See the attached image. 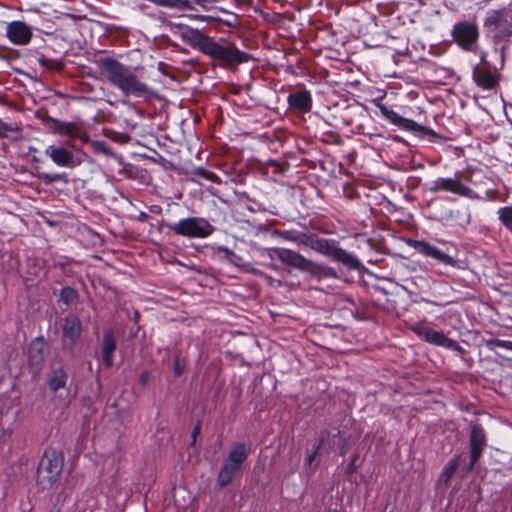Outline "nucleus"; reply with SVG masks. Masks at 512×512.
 <instances>
[{"instance_id": "obj_1", "label": "nucleus", "mask_w": 512, "mask_h": 512, "mask_svg": "<svg viewBox=\"0 0 512 512\" xmlns=\"http://www.w3.org/2000/svg\"><path fill=\"white\" fill-rule=\"evenodd\" d=\"M102 70L107 80L127 95L144 96L149 93L145 83L141 82L129 68L114 60H103Z\"/></svg>"}, {"instance_id": "obj_2", "label": "nucleus", "mask_w": 512, "mask_h": 512, "mask_svg": "<svg viewBox=\"0 0 512 512\" xmlns=\"http://www.w3.org/2000/svg\"><path fill=\"white\" fill-rule=\"evenodd\" d=\"M62 466L63 458L59 452L45 451L37 470V484L43 490L51 489L60 477Z\"/></svg>"}, {"instance_id": "obj_3", "label": "nucleus", "mask_w": 512, "mask_h": 512, "mask_svg": "<svg viewBox=\"0 0 512 512\" xmlns=\"http://www.w3.org/2000/svg\"><path fill=\"white\" fill-rule=\"evenodd\" d=\"M198 45L202 52L212 56L216 59L225 60L231 63H243L248 61L249 56L237 49L225 48L212 39L199 36Z\"/></svg>"}, {"instance_id": "obj_4", "label": "nucleus", "mask_w": 512, "mask_h": 512, "mask_svg": "<svg viewBox=\"0 0 512 512\" xmlns=\"http://www.w3.org/2000/svg\"><path fill=\"white\" fill-rule=\"evenodd\" d=\"M270 257L273 260L277 259L286 265L302 271L317 273L320 270V267L316 263L289 249L273 248L270 251Z\"/></svg>"}, {"instance_id": "obj_5", "label": "nucleus", "mask_w": 512, "mask_h": 512, "mask_svg": "<svg viewBox=\"0 0 512 512\" xmlns=\"http://www.w3.org/2000/svg\"><path fill=\"white\" fill-rule=\"evenodd\" d=\"M171 230L177 235L191 238H204L212 233L211 225L199 218L180 220L171 226Z\"/></svg>"}, {"instance_id": "obj_6", "label": "nucleus", "mask_w": 512, "mask_h": 512, "mask_svg": "<svg viewBox=\"0 0 512 512\" xmlns=\"http://www.w3.org/2000/svg\"><path fill=\"white\" fill-rule=\"evenodd\" d=\"M311 248L349 267H356L358 264V261L352 255L328 240H314L311 242Z\"/></svg>"}, {"instance_id": "obj_7", "label": "nucleus", "mask_w": 512, "mask_h": 512, "mask_svg": "<svg viewBox=\"0 0 512 512\" xmlns=\"http://www.w3.org/2000/svg\"><path fill=\"white\" fill-rule=\"evenodd\" d=\"M485 25L498 34H512V6L501 11H492L486 18Z\"/></svg>"}, {"instance_id": "obj_8", "label": "nucleus", "mask_w": 512, "mask_h": 512, "mask_svg": "<svg viewBox=\"0 0 512 512\" xmlns=\"http://www.w3.org/2000/svg\"><path fill=\"white\" fill-rule=\"evenodd\" d=\"M409 244L414 250L426 257H431L451 267H457V262L453 257L425 241L413 240Z\"/></svg>"}, {"instance_id": "obj_9", "label": "nucleus", "mask_w": 512, "mask_h": 512, "mask_svg": "<svg viewBox=\"0 0 512 512\" xmlns=\"http://www.w3.org/2000/svg\"><path fill=\"white\" fill-rule=\"evenodd\" d=\"M8 39L16 45H26L32 37V29L22 21H12L6 27Z\"/></svg>"}, {"instance_id": "obj_10", "label": "nucleus", "mask_w": 512, "mask_h": 512, "mask_svg": "<svg viewBox=\"0 0 512 512\" xmlns=\"http://www.w3.org/2000/svg\"><path fill=\"white\" fill-rule=\"evenodd\" d=\"M454 40L464 49H469L478 38V30L475 25L459 23L453 29Z\"/></svg>"}, {"instance_id": "obj_11", "label": "nucleus", "mask_w": 512, "mask_h": 512, "mask_svg": "<svg viewBox=\"0 0 512 512\" xmlns=\"http://www.w3.org/2000/svg\"><path fill=\"white\" fill-rule=\"evenodd\" d=\"M45 155L58 166L73 168L81 163V160L76 159L72 152L63 147L48 146L45 149Z\"/></svg>"}, {"instance_id": "obj_12", "label": "nucleus", "mask_w": 512, "mask_h": 512, "mask_svg": "<svg viewBox=\"0 0 512 512\" xmlns=\"http://www.w3.org/2000/svg\"><path fill=\"white\" fill-rule=\"evenodd\" d=\"M413 331L425 341L444 347H453L456 343L447 338L443 333L432 330L431 328L418 324L413 327Z\"/></svg>"}, {"instance_id": "obj_13", "label": "nucleus", "mask_w": 512, "mask_h": 512, "mask_svg": "<svg viewBox=\"0 0 512 512\" xmlns=\"http://www.w3.org/2000/svg\"><path fill=\"white\" fill-rule=\"evenodd\" d=\"M433 190H444L469 198L474 197L473 191L463 185L458 178H440L436 181Z\"/></svg>"}, {"instance_id": "obj_14", "label": "nucleus", "mask_w": 512, "mask_h": 512, "mask_svg": "<svg viewBox=\"0 0 512 512\" xmlns=\"http://www.w3.org/2000/svg\"><path fill=\"white\" fill-rule=\"evenodd\" d=\"M248 452L246 447L243 444H236L231 449L227 459L225 460L224 465L228 467L230 470L238 473L247 459Z\"/></svg>"}, {"instance_id": "obj_15", "label": "nucleus", "mask_w": 512, "mask_h": 512, "mask_svg": "<svg viewBox=\"0 0 512 512\" xmlns=\"http://www.w3.org/2000/svg\"><path fill=\"white\" fill-rule=\"evenodd\" d=\"M381 114L388 119L392 124L409 131H415L419 128V125L410 119H406L398 115L395 111L388 109L384 105L379 106Z\"/></svg>"}, {"instance_id": "obj_16", "label": "nucleus", "mask_w": 512, "mask_h": 512, "mask_svg": "<svg viewBox=\"0 0 512 512\" xmlns=\"http://www.w3.org/2000/svg\"><path fill=\"white\" fill-rule=\"evenodd\" d=\"M63 335L71 344L75 343L81 335V322L75 315H69L65 318L63 325Z\"/></svg>"}, {"instance_id": "obj_17", "label": "nucleus", "mask_w": 512, "mask_h": 512, "mask_svg": "<svg viewBox=\"0 0 512 512\" xmlns=\"http://www.w3.org/2000/svg\"><path fill=\"white\" fill-rule=\"evenodd\" d=\"M66 381H67V375L62 370L54 371L51 375L49 381H48V387L49 389L56 393L58 391H61L59 396L61 398L66 397Z\"/></svg>"}, {"instance_id": "obj_18", "label": "nucleus", "mask_w": 512, "mask_h": 512, "mask_svg": "<svg viewBox=\"0 0 512 512\" xmlns=\"http://www.w3.org/2000/svg\"><path fill=\"white\" fill-rule=\"evenodd\" d=\"M476 83L484 89H491L496 84V79L490 70L484 67H476L473 73Z\"/></svg>"}, {"instance_id": "obj_19", "label": "nucleus", "mask_w": 512, "mask_h": 512, "mask_svg": "<svg viewBox=\"0 0 512 512\" xmlns=\"http://www.w3.org/2000/svg\"><path fill=\"white\" fill-rule=\"evenodd\" d=\"M116 349V343L111 331H107L103 338V361L106 366L111 367L113 364V353Z\"/></svg>"}, {"instance_id": "obj_20", "label": "nucleus", "mask_w": 512, "mask_h": 512, "mask_svg": "<svg viewBox=\"0 0 512 512\" xmlns=\"http://www.w3.org/2000/svg\"><path fill=\"white\" fill-rule=\"evenodd\" d=\"M44 348L45 343L41 339L34 340L28 350V356L30 363L35 366H39L44 359Z\"/></svg>"}, {"instance_id": "obj_21", "label": "nucleus", "mask_w": 512, "mask_h": 512, "mask_svg": "<svg viewBox=\"0 0 512 512\" xmlns=\"http://www.w3.org/2000/svg\"><path fill=\"white\" fill-rule=\"evenodd\" d=\"M52 130L54 133L67 135L69 137H78L80 133L79 126L73 122L55 121Z\"/></svg>"}, {"instance_id": "obj_22", "label": "nucleus", "mask_w": 512, "mask_h": 512, "mask_svg": "<svg viewBox=\"0 0 512 512\" xmlns=\"http://www.w3.org/2000/svg\"><path fill=\"white\" fill-rule=\"evenodd\" d=\"M470 444L473 448L483 449L485 445L484 431L480 426H474L471 431Z\"/></svg>"}, {"instance_id": "obj_23", "label": "nucleus", "mask_w": 512, "mask_h": 512, "mask_svg": "<svg viewBox=\"0 0 512 512\" xmlns=\"http://www.w3.org/2000/svg\"><path fill=\"white\" fill-rule=\"evenodd\" d=\"M237 473L234 472L233 470H230L228 467H226L225 465L222 466L219 474H218V478H217V482L219 484L220 487H225L227 486L228 484L231 483L233 477L236 475Z\"/></svg>"}, {"instance_id": "obj_24", "label": "nucleus", "mask_w": 512, "mask_h": 512, "mask_svg": "<svg viewBox=\"0 0 512 512\" xmlns=\"http://www.w3.org/2000/svg\"><path fill=\"white\" fill-rule=\"evenodd\" d=\"M498 216L503 225L512 232V207H503L498 210Z\"/></svg>"}, {"instance_id": "obj_25", "label": "nucleus", "mask_w": 512, "mask_h": 512, "mask_svg": "<svg viewBox=\"0 0 512 512\" xmlns=\"http://www.w3.org/2000/svg\"><path fill=\"white\" fill-rule=\"evenodd\" d=\"M458 460H452L449 462V464L446 466L445 470H444V474L446 476V479H450L453 474L456 472L457 468H458Z\"/></svg>"}, {"instance_id": "obj_26", "label": "nucleus", "mask_w": 512, "mask_h": 512, "mask_svg": "<svg viewBox=\"0 0 512 512\" xmlns=\"http://www.w3.org/2000/svg\"><path fill=\"white\" fill-rule=\"evenodd\" d=\"M61 298L63 299V301L65 303H69L70 301H72L75 298L74 290L69 287L64 288L61 292Z\"/></svg>"}, {"instance_id": "obj_27", "label": "nucleus", "mask_w": 512, "mask_h": 512, "mask_svg": "<svg viewBox=\"0 0 512 512\" xmlns=\"http://www.w3.org/2000/svg\"><path fill=\"white\" fill-rule=\"evenodd\" d=\"M482 450L481 448H473L471 447V464H470V468L473 467V465L476 463V461L479 459L481 453H482Z\"/></svg>"}, {"instance_id": "obj_28", "label": "nucleus", "mask_w": 512, "mask_h": 512, "mask_svg": "<svg viewBox=\"0 0 512 512\" xmlns=\"http://www.w3.org/2000/svg\"><path fill=\"white\" fill-rule=\"evenodd\" d=\"M482 450L481 448H473L471 447V464H470V468L473 467V465L476 463V461L479 459L481 453H482Z\"/></svg>"}, {"instance_id": "obj_29", "label": "nucleus", "mask_w": 512, "mask_h": 512, "mask_svg": "<svg viewBox=\"0 0 512 512\" xmlns=\"http://www.w3.org/2000/svg\"><path fill=\"white\" fill-rule=\"evenodd\" d=\"M296 104L305 108L308 105V98L305 95H298L296 96Z\"/></svg>"}, {"instance_id": "obj_30", "label": "nucleus", "mask_w": 512, "mask_h": 512, "mask_svg": "<svg viewBox=\"0 0 512 512\" xmlns=\"http://www.w3.org/2000/svg\"><path fill=\"white\" fill-rule=\"evenodd\" d=\"M183 494H186V490L184 488H178L174 492V500L179 505H180V503H179L178 497L183 495Z\"/></svg>"}, {"instance_id": "obj_31", "label": "nucleus", "mask_w": 512, "mask_h": 512, "mask_svg": "<svg viewBox=\"0 0 512 512\" xmlns=\"http://www.w3.org/2000/svg\"><path fill=\"white\" fill-rule=\"evenodd\" d=\"M59 178H60V176H59V175H56V176H48V175H46V176H45V179H46L48 182H52V181L57 180V179H59Z\"/></svg>"}, {"instance_id": "obj_32", "label": "nucleus", "mask_w": 512, "mask_h": 512, "mask_svg": "<svg viewBox=\"0 0 512 512\" xmlns=\"http://www.w3.org/2000/svg\"><path fill=\"white\" fill-rule=\"evenodd\" d=\"M315 457H316V452H314L313 454H311L308 457V464H311L314 461Z\"/></svg>"}, {"instance_id": "obj_33", "label": "nucleus", "mask_w": 512, "mask_h": 512, "mask_svg": "<svg viewBox=\"0 0 512 512\" xmlns=\"http://www.w3.org/2000/svg\"><path fill=\"white\" fill-rule=\"evenodd\" d=\"M175 373L176 375H180L182 373L181 368L178 366V363L175 364Z\"/></svg>"}, {"instance_id": "obj_34", "label": "nucleus", "mask_w": 512, "mask_h": 512, "mask_svg": "<svg viewBox=\"0 0 512 512\" xmlns=\"http://www.w3.org/2000/svg\"><path fill=\"white\" fill-rule=\"evenodd\" d=\"M146 380H147V375H146V374H143V375L141 376V381L144 383Z\"/></svg>"}, {"instance_id": "obj_35", "label": "nucleus", "mask_w": 512, "mask_h": 512, "mask_svg": "<svg viewBox=\"0 0 512 512\" xmlns=\"http://www.w3.org/2000/svg\"><path fill=\"white\" fill-rule=\"evenodd\" d=\"M198 433V429H195L194 432H193V438L195 439L196 435Z\"/></svg>"}, {"instance_id": "obj_36", "label": "nucleus", "mask_w": 512, "mask_h": 512, "mask_svg": "<svg viewBox=\"0 0 512 512\" xmlns=\"http://www.w3.org/2000/svg\"><path fill=\"white\" fill-rule=\"evenodd\" d=\"M492 191H487V194H489V196H492Z\"/></svg>"}, {"instance_id": "obj_37", "label": "nucleus", "mask_w": 512, "mask_h": 512, "mask_svg": "<svg viewBox=\"0 0 512 512\" xmlns=\"http://www.w3.org/2000/svg\"><path fill=\"white\" fill-rule=\"evenodd\" d=\"M492 191H487V194H489V196H492Z\"/></svg>"}, {"instance_id": "obj_38", "label": "nucleus", "mask_w": 512, "mask_h": 512, "mask_svg": "<svg viewBox=\"0 0 512 512\" xmlns=\"http://www.w3.org/2000/svg\"><path fill=\"white\" fill-rule=\"evenodd\" d=\"M328 512H338L337 510H329Z\"/></svg>"}]
</instances>
